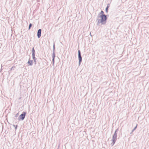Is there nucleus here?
<instances>
[{
  "label": "nucleus",
  "mask_w": 149,
  "mask_h": 149,
  "mask_svg": "<svg viewBox=\"0 0 149 149\" xmlns=\"http://www.w3.org/2000/svg\"><path fill=\"white\" fill-rule=\"evenodd\" d=\"M98 17H100L101 19H97V21L98 22L97 24V25L99 24L100 23H101L102 24H104L106 23V20L107 19V17L105 15H101Z\"/></svg>",
  "instance_id": "nucleus-1"
},
{
  "label": "nucleus",
  "mask_w": 149,
  "mask_h": 149,
  "mask_svg": "<svg viewBox=\"0 0 149 149\" xmlns=\"http://www.w3.org/2000/svg\"><path fill=\"white\" fill-rule=\"evenodd\" d=\"M118 131V128L116 130L114 134L113 135L112 139V142L111 143V144H112V146H113L114 144L116 141L117 134V132Z\"/></svg>",
  "instance_id": "nucleus-2"
},
{
  "label": "nucleus",
  "mask_w": 149,
  "mask_h": 149,
  "mask_svg": "<svg viewBox=\"0 0 149 149\" xmlns=\"http://www.w3.org/2000/svg\"><path fill=\"white\" fill-rule=\"evenodd\" d=\"M26 113V112H23V113H22L19 116L18 119L19 120H23L25 118Z\"/></svg>",
  "instance_id": "nucleus-3"
},
{
  "label": "nucleus",
  "mask_w": 149,
  "mask_h": 149,
  "mask_svg": "<svg viewBox=\"0 0 149 149\" xmlns=\"http://www.w3.org/2000/svg\"><path fill=\"white\" fill-rule=\"evenodd\" d=\"M78 58L79 60V65H80L82 61V57L81 55V54L80 51L79 50L78 51Z\"/></svg>",
  "instance_id": "nucleus-4"
},
{
  "label": "nucleus",
  "mask_w": 149,
  "mask_h": 149,
  "mask_svg": "<svg viewBox=\"0 0 149 149\" xmlns=\"http://www.w3.org/2000/svg\"><path fill=\"white\" fill-rule=\"evenodd\" d=\"M42 30L41 29H39L38 31L37 36L39 38L41 36Z\"/></svg>",
  "instance_id": "nucleus-5"
},
{
  "label": "nucleus",
  "mask_w": 149,
  "mask_h": 149,
  "mask_svg": "<svg viewBox=\"0 0 149 149\" xmlns=\"http://www.w3.org/2000/svg\"><path fill=\"white\" fill-rule=\"evenodd\" d=\"M52 62H53V65H54V58L55 57V54L54 53H53L52 55Z\"/></svg>",
  "instance_id": "nucleus-6"
},
{
  "label": "nucleus",
  "mask_w": 149,
  "mask_h": 149,
  "mask_svg": "<svg viewBox=\"0 0 149 149\" xmlns=\"http://www.w3.org/2000/svg\"><path fill=\"white\" fill-rule=\"evenodd\" d=\"M32 63V60H29L28 63L29 64V65H32L33 64Z\"/></svg>",
  "instance_id": "nucleus-7"
},
{
  "label": "nucleus",
  "mask_w": 149,
  "mask_h": 149,
  "mask_svg": "<svg viewBox=\"0 0 149 149\" xmlns=\"http://www.w3.org/2000/svg\"><path fill=\"white\" fill-rule=\"evenodd\" d=\"M32 54H35V51L34 49V47L32 49Z\"/></svg>",
  "instance_id": "nucleus-8"
},
{
  "label": "nucleus",
  "mask_w": 149,
  "mask_h": 149,
  "mask_svg": "<svg viewBox=\"0 0 149 149\" xmlns=\"http://www.w3.org/2000/svg\"><path fill=\"white\" fill-rule=\"evenodd\" d=\"M32 58L34 60V61L36 62V58L35 57V54H32Z\"/></svg>",
  "instance_id": "nucleus-9"
},
{
  "label": "nucleus",
  "mask_w": 149,
  "mask_h": 149,
  "mask_svg": "<svg viewBox=\"0 0 149 149\" xmlns=\"http://www.w3.org/2000/svg\"><path fill=\"white\" fill-rule=\"evenodd\" d=\"M55 45L54 44L53 45V53H55Z\"/></svg>",
  "instance_id": "nucleus-10"
},
{
  "label": "nucleus",
  "mask_w": 149,
  "mask_h": 149,
  "mask_svg": "<svg viewBox=\"0 0 149 149\" xmlns=\"http://www.w3.org/2000/svg\"><path fill=\"white\" fill-rule=\"evenodd\" d=\"M32 26V24L31 23H30L29 24V29H30L31 27Z\"/></svg>",
  "instance_id": "nucleus-11"
},
{
  "label": "nucleus",
  "mask_w": 149,
  "mask_h": 149,
  "mask_svg": "<svg viewBox=\"0 0 149 149\" xmlns=\"http://www.w3.org/2000/svg\"><path fill=\"white\" fill-rule=\"evenodd\" d=\"M108 8H109V6H107L105 10H106V12L107 13L108 12Z\"/></svg>",
  "instance_id": "nucleus-12"
},
{
  "label": "nucleus",
  "mask_w": 149,
  "mask_h": 149,
  "mask_svg": "<svg viewBox=\"0 0 149 149\" xmlns=\"http://www.w3.org/2000/svg\"><path fill=\"white\" fill-rule=\"evenodd\" d=\"M137 125H136V126L132 130V132H133V131H134L135 129H136V128H137Z\"/></svg>",
  "instance_id": "nucleus-13"
},
{
  "label": "nucleus",
  "mask_w": 149,
  "mask_h": 149,
  "mask_svg": "<svg viewBox=\"0 0 149 149\" xmlns=\"http://www.w3.org/2000/svg\"><path fill=\"white\" fill-rule=\"evenodd\" d=\"M15 68V66H13L11 68L10 70H14V68Z\"/></svg>",
  "instance_id": "nucleus-14"
},
{
  "label": "nucleus",
  "mask_w": 149,
  "mask_h": 149,
  "mask_svg": "<svg viewBox=\"0 0 149 149\" xmlns=\"http://www.w3.org/2000/svg\"><path fill=\"white\" fill-rule=\"evenodd\" d=\"M104 12H103V11L102 10V11H101V12H100V14H101L102 15H104Z\"/></svg>",
  "instance_id": "nucleus-15"
},
{
  "label": "nucleus",
  "mask_w": 149,
  "mask_h": 149,
  "mask_svg": "<svg viewBox=\"0 0 149 149\" xmlns=\"http://www.w3.org/2000/svg\"><path fill=\"white\" fill-rule=\"evenodd\" d=\"M13 126L15 127V130H16L17 129V125H13Z\"/></svg>",
  "instance_id": "nucleus-16"
},
{
  "label": "nucleus",
  "mask_w": 149,
  "mask_h": 149,
  "mask_svg": "<svg viewBox=\"0 0 149 149\" xmlns=\"http://www.w3.org/2000/svg\"><path fill=\"white\" fill-rule=\"evenodd\" d=\"M18 115H19L18 113H17V114H16L15 115V117H17L18 116Z\"/></svg>",
  "instance_id": "nucleus-17"
},
{
  "label": "nucleus",
  "mask_w": 149,
  "mask_h": 149,
  "mask_svg": "<svg viewBox=\"0 0 149 149\" xmlns=\"http://www.w3.org/2000/svg\"><path fill=\"white\" fill-rule=\"evenodd\" d=\"M132 133V132H131V133H130V134H131Z\"/></svg>",
  "instance_id": "nucleus-18"
}]
</instances>
